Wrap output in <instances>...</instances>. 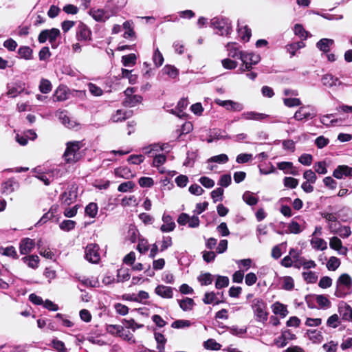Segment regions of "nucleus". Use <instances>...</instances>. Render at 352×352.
<instances>
[{"label": "nucleus", "instance_id": "obj_19", "mask_svg": "<svg viewBox=\"0 0 352 352\" xmlns=\"http://www.w3.org/2000/svg\"><path fill=\"white\" fill-rule=\"evenodd\" d=\"M155 292L157 295L164 298H171L173 296V288L163 285L157 286Z\"/></svg>", "mask_w": 352, "mask_h": 352}, {"label": "nucleus", "instance_id": "obj_52", "mask_svg": "<svg viewBox=\"0 0 352 352\" xmlns=\"http://www.w3.org/2000/svg\"><path fill=\"white\" fill-rule=\"evenodd\" d=\"M284 104L287 107H298L301 104V101L297 98H287L283 99Z\"/></svg>", "mask_w": 352, "mask_h": 352}, {"label": "nucleus", "instance_id": "obj_12", "mask_svg": "<svg viewBox=\"0 0 352 352\" xmlns=\"http://www.w3.org/2000/svg\"><path fill=\"white\" fill-rule=\"evenodd\" d=\"M77 197V192L76 188L72 186L65 192H64L60 196L61 202L67 206L72 204Z\"/></svg>", "mask_w": 352, "mask_h": 352}, {"label": "nucleus", "instance_id": "obj_14", "mask_svg": "<svg viewBox=\"0 0 352 352\" xmlns=\"http://www.w3.org/2000/svg\"><path fill=\"white\" fill-rule=\"evenodd\" d=\"M333 176L338 179H342L343 177H352V167L340 165L333 170Z\"/></svg>", "mask_w": 352, "mask_h": 352}, {"label": "nucleus", "instance_id": "obj_16", "mask_svg": "<svg viewBox=\"0 0 352 352\" xmlns=\"http://www.w3.org/2000/svg\"><path fill=\"white\" fill-rule=\"evenodd\" d=\"M56 116L58 117L61 123L66 127L69 129H73L76 126V123L74 121L70 120V118L67 116L66 111L58 110L56 112Z\"/></svg>", "mask_w": 352, "mask_h": 352}, {"label": "nucleus", "instance_id": "obj_64", "mask_svg": "<svg viewBox=\"0 0 352 352\" xmlns=\"http://www.w3.org/2000/svg\"><path fill=\"white\" fill-rule=\"evenodd\" d=\"M313 157L310 154L304 153L301 155L298 158V162L305 166H309L311 164Z\"/></svg>", "mask_w": 352, "mask_h": 352}, {"label": "nucleus", "instance_id": "obj_59", "mask_svg": "<svg viewBox=\"0 0 352 352\" xmlns=\"http://www.w3.org/2000/svg\"><path fill=\"white\" fill-rule=\"evenodd\" d=\"M53 348L57 352H67V350L63 342L58 340L57 339H54L52 342Z\"/></svg>", "mask_w": 352, "mask_h": 352}, {"label": "nucleus", "instance_id": "obj_29", "mask_svg": "<svg viewBox=\"0 0 352 352\" xmlns=\"http://www.w3.org/2000/svg\"><path fill=\"white\" fill-rule=\"evenodd\" d=\"M142 100V97L140 95H134L128 98H125L122 104L126 107H133L137 104H140Z\"/></svg>", "mask_w": 352, "mask_h": 352}, {"label": "nucleus", "instance_id": "obj_6", "mask_svg": "<svg viewBox=\"0 0 352 352\" xmlns=\"http://www.w3.org/2000/svg\"><path fill=\"white\" fill-rule=\"evenodd\" d=\"M60 30L57 28H52L50 30H44L41 32L38 35V40L40 43H44L47 40L52 43V47H55L53 43L60 36Z\"/></svg>", "mask_w": 352, "mask_h": 352}, {"label": "nucleus", "instance_id": "obj_48", "mask_svg": "<svg viewBox=\"0 0 352 352\" xmlns=\"http://www.w3.org/2000/svg\"><path fill=\"white\" fill-rule=\"evenodd\" d=\"M81 283L85 286L91 287H98L100 286V282L97 278H84L81 280Z\"/></svg>", "mask_w": 352, "mask_h": 352}, {"label": "nucleus", "instance_id": "obj_63", "mask_svg": "<svg viewBox=\"0 0 352 352\" xmlns=\"http://www.w3.org/2000/svg\"><path fill=\"white\" fill-rule=\"evenodd\" d=\"M283 182L285 186L289 188H295L298 184V180L291 177H285Z\"/></svg>", "mask_w": 352, "mask_h": 352}, {"label": "nucleus", "instance_id": "obj_18", "mask_svg": "<svg viewBox=\"0 0 352 352\" xmlns=\"http://www.w3.org/2000/svg\"><path fill=\"white\" fill-rule=\"evenodd\" d=\"M69 89L66 86L60 85L55 91L53 98L54 101H64L68 98Z\"/></svg>", "mask_w": 352, "mask_h": 352}, {"label": "nucleus", "instance_id": "obj_13", "mask_svg": "<svg viewBox=\"0 0 352 352\" xmlns=\"http://www.w3.org/2000/svg\"><path fill=\"white\" fill-rule=\"evenodd\" d=\"M162 220L163 224L160 227V230L162 232H170L175 230L176 225L170 215L164 213Z\"/></svg>", "mask_w": 352, "mask_h": 352}, {"label": "nucleus", "instance_id": "obj_53", "mask_svg": "<svg viewBox=\"0 0 352 352\" xmlns=\"http://www.w3.org/2000/svg\"><path fill=\"white\" fill-rule=\"evenodd\" d=\"M75 226L76 222L74 221L64 220L60 223L59 227L62 230L68 232L73 230L75 228Z\"/></svg>", "mask_w": 352, "mask_h": 352}, {"label": "nucleus", "instance_id": "obj_40", "mask_svg": "<svg viewBox=\"0 0 352 352\" xmlns=\"http://www.w3.org/2000/svg\"><path fill=\"white\" fill-rule=\"evenodd\" d=\"M98 208L96 203H90L85 208V213L91 218H94L98 214Z\"/></svg>", "mask_w": 352, "mask_h": 352}, {"label": "nucleus", "instance_id": "obj_26", "mask_svg": "<svg viewBox=\"0 0 352 352\" xmlns=\"http://www.w3.org/2000/svg\"><path fill=\"white\" fill-rule=\"evenodd\" d=\"M218 294H219V293L216 294L214 292H206L203 298V302L206 305H219L222 302L223 300L218 298Z\"/></svg>", "mask_w": 352, "mask_h": 352}, {"label": "nucleus", "instance_id": "obj_43", "mask_svg": "<svg viewBox=\"0 0 352 352\" xmlns=\"http://www.w3.org/2000/svg\"><path fill=\"white\" fill-rule=\"evenodd\" d=\"M160 251L164 252L173 245V240L170 236H163L162 240L160 241Z\"/></svg>", "mask_w": 352, "mask_h": 352}, {"label": "nucleus", "instance_id": "obj_58", "mask_svg": "<svg viewBox=\"0 0 352 352\" xmlns=\"http://www.w3.org/2000/svg\"><path fill=\"white\" fill-rule=\"evenodd\" d=\"M303 178L307 182H310L311 184H315L317 179V176L312 170H307L304 172Z\"/></svg>", "mask_w": 352, "mask_h": 352}, {"label": "nucleus", "instance_id": "obj_25", "mask_svg": "<svg viewBox=\"0 0 352 352\" xmlns=\"http://www.w3.org/2000/svg\"><path fill=\"white\" fill-rule=\"evenodd\" d=\"M114 174L117 177L130 179L134 177L131 169L126 166H121L114 170Z\"/></svg>", "mask_w": 352, "mask_h": 352}, {"label": "nucleus", "instance_id": "obj_47", "mask_svg": "<svg viewBox=\"0 0 352 352\" xmlns=\"http://www.w3.org/2000/svg\"><path fill=\"white\" fill-rule=\"evenodd\" d=\"M206 349L217 351L221 349V345L214 339H208L204 343Z\"/></svg>", "mask_w": 352, "mask_h": 352}, {"label": "nucleus", "instance_id": "obj_9", "mask_svg": "<svg viewBox=\"0 0 352 352\" xmlns=\"http://www.w3.org/2000/svg\"><path fill=\"white\" fill-rule=\"evenodd\" d=\"M115 12L111 11L109 13L107 10L104 9L91 10L89 15L98 22H104L108 20L111 16L114 15Z\"/></svg>", "mask_w": 352, "mask_h": 352}, {"label": "nucleus", "instance_id": "obj_60", "mask_svg": "<svg viewBox=\"0 0 352 352\" xmlns=\"http://www.w3.org/2000/svg\"><path fill=\"white\" fill-rule=\"evenodd\" d=\"M190 322L188 320H177L171 324L174 329H183L190 326Z\"/></svg>", "mask_w": 352, "mask_h": 352}, {"label": "nucleus", "instance_id": "obj_56", "mask_svg": "<svg viewBox=\"0 0 352 352\" xmlns=\"http://www.w3.org/2000/svg\"><path fill=\"white\" fill-rule=\"evenodd\" d=\"M228 161V157L226 154H220L213 156L208 160V162H216L219 164H225Z\"/></svg>", "mask_w": 352, "mask_h": 352}, {"label": "nucleus", "instance_id": "obj_41", "mask_svg": "<svg viewBox=\"0 0 352 352\" xmlns=\"http://www.w3.org/2000/svg\"><path fill=\"white\" fill-rule=\"evenodd\" d=\"M25 263H27L28 265L32 268H36L38 267L39 258L36 255H31L23 258Z\"/></svg>", "mask_w": 352, "mask_h": 352}, {"label": "nucleus", "instance_id": "obj_15", "mask_svg": "<svg viewBox=\"0 0 352 352\" xmlns=\"http://www.w3.org/2000/svg\"><path fill=\"white\" fill-rule=\"evenodd\" d=\"M237 30L241 38L245 41H248L252 36V31L244 22L238 20Z\"/></svg>", "mask_w": 352, "mask_h": 352}, {"label": "nucleus", "instance_id": "obj_3", "mask_svg": "<svg viewBox=\"0 0 352 352\" xmlns=\"http://www.w3.org/2000/svg\"><path fill=\"white\" fill-rule=\"evenodd\" d=\"M210 25L217 33L221 36H228L232 32V25L231 21L226 17L217 16L210 21Z\"/></svg>", "mask_w": 352, "mask_h": 352}, {"label": "nucleus", "instance_id": "obj_4", "mask_svg": "<svg viewBox=\"0 0 352 352\" xmlns=\"http://www.w3.org/2000/svg\"><path fill=\"white\" fill-rule=\"evenodd\" d=\"M252 307L257 321L261 322L267 321L268 314L266 311V304L262 299L254 298L252 300Z\"/></svg>", "mask_w": 352, "mask_h": 352}, {"label": "nucleus", "instance_id": "obj_11", "mask_svg": "<svg viewBox=\"0 0 352 352\" xmlns=\"http://www.w3.org/2000/svg\"><path fill=\"white\" fill-rule=\"evenodd\" d=\"M329 247L337 251L340 255L346 256L347 254L348 248L342 245V241L337 236L329 239Z\"/></svg>", "mask_w": 352, "mask_h": 352}, {"label": "nucleus", "instance_id": "obj_24", "mask_svg": "<svg viewBox=\"0 0 352 352\" xmlns=\"http://www.w3.org/2000/svg\"><path fill=\"white\" fill-rule=\"evenodd\" d=\"M35 245L34 241L29 238L23 239L20 243V252L21 254H27L31 252Z\"/></svg>", "mask_w": 352, "mask_h": 352}, {"label": "nucleus", "instance_id": "obj_50", "mask_svg": "<svg viewBox=\"0 0 352 352\" xmlns=\"http://www.w3.org/2000/svg\"><path fill=\"white\" fill-rule=\"evenodd\" d=\"M304 46L305 45L302 42L294 43L287 45V51L291 54L292 56H294L296 54V52Z\"/></svg>", "mask_w": 352, "mask_h": 352}, {"label": "nucleus", "instance_id": "obj_30", "mask_svg": "<svg viewBox=\"0 0 352 352\" xmlns=\"http://www.w3.org/2000/svg\"><path fill=\"white\" fill-rule=\"evenodd\" d=\"M18 186V184L14 180L13 178H10L2 184V192L10 194L15 190V186Z\"/></svg>", "mask_w": 352, "mask_h": 352}, {"label": "nucleus", "instance_id": "obj_34", "mask_svg": "<svg viewBox=\"0 0 352 352\" xmlns=\"http://www.w3.org/2000/svg\"><path fill=\"white\" fill-rule=\"evenodd\" d=\"M136 59L135 54H129L122 57V63L125 67L133 66L135 65Z\"/></svg>", "mask_w": 352, "mask_h": 352}, {"label": "nucleus", "instance_id": "obj_44", "mask_svg": "<svg viewBox=\"0 0 352 352\" xmlns=\"http://www.w3.org/2000/svg\"><path fill=\"white\" fill-rule=\"evenodd\" d=\"M107 329L108 332L111 333L117 334L119 336H124V329L122 326L109 324L107 326Z\"/></svg>", "mask_w": 352, "mask_h": 352}, {"label": "nucleus", "instance_id": "obj_46", "mask_svg": "<svg viewBox=\"0 0 352 352\" xmlns=\"http://www.w3.org/2000/svg\"><path fill=\"white\" fill-rule=\"evenodd\" d=\"M229 285V278L225 276H218L215 283V287L218 289L226 287Z\"/></svg>", "mask_w": 352, "mask_h": 352}, {"label": "nucleus", "instance_id": "obj_20", "mask_svg": "<svg viewBox=\"0 0 352 352\" xmlns=\"http://www.w3.org/2000/svg\"><path fill=\"white\" fill-rule=\"evenodd\" d=\"M316 116L314 113H310L306 111V107L305 106L300 107L298 110L296 111L294 113V118L296 120H309L312 119Z\"/></svg>", "mask_w": 352, "mask_h": 352}, {"label": "nucleus", "instance_id": "obj_2", "mask_svg": "<svg viewBox=\"0 0 352 352\" xmlns=\"http://www.w3.org/2000/svg\"><path fill=\"white\" fill-rule=\"evenodd\" d=\"M352 288V278L348 274H341L336 281L335 296L344 298L351 294Z\"/></svg>", "mask_w": 352, "mask_h": 352}, {"label": "nucleus", "instance_id": "obj_1", "mask_svg": "<svg viewBox=\"0 0 352 352\" xmlns=\"http://www.w3.org/2000/svg\"><path fill=\"white\" fill-rule=\"evenodd\" d=\"M82 144L79 141L68 142L66 144V149L63 157L66 163L74 164L80 160L81 154L80 148Z\"/></svg>", "mask_w": 352, "mask_h": 352}, {"label": "nucleus", "instance_id": "obj_17", "mask_svg": "<svg viewBox=\"0 0 352 352\" xmlns=\"http://www.w3.org/2000/svg\"><path fill=\"white\" fill-rule=\"evenodd\" d=\"M321 80L324 86L329 87H338L342 84L338 78L329 74L324 75Z\"/></svg>", "mask_w": 352, "mask_h": 352}, {"label": "nucleus", "instance_id": "obj_23", "mask_svg": "<svg viewBox=\"0 0 352 352\" xmlns=\"http://www.w3.org/2000/svg\"><path fill=\"white\" fill-rule=\"evenodd\" d=\"M132 116L131 111H123L121 109L117 110L112 116L111 120L113 122H118L125 120Z\"/></svg>", "mask_w": 352, "mask_h": 352}, {"label": "nucleus", "instance_id": "obj_38", "mask_svg": "<svg viewBox=\"0 0 352 352\" xmlns=\"http://www.w3.org/2000/svg\"><path fill=\"white\" fill-rule=\"evenodd\" d=\"M18 53L21 58H24L25 60H30L32 58V50L29 47H21L18 50Z\"/></svg>", "mask_w": 352, "mask_h": 352}, {"label": "nucleus", "instance_id": "obj_36", "mask_svg": "<svg viewBox=\"0 0 352 352\" xmlns=\"http://www.w3.org/2000/svg\"><path fill=\"white\" fill-rule=\"evenodd\" d=\"M243 200L250 206H254L258 202V198L250 191H246L243 195Z\"/></svg>", "mask_w": 352, "mask_h": 352}, {"label": "nucleus", "instance_id": "obj_54", "mask_svg": "<svg viewBox=\"0 0 352 352\" xmlns=\"http://www.w3.org/2000/svg\"><path fill=\"white\" fill-rule=\"evenodd\" d=\"M314 168L318 174L324 175L327 173V163L324 161L315 163Z\"/></svg>", "mask_w": 352, "mask_h": 352}, {"label": "nucleus", "instance_id": "obj_28", "mask_svg": "<svg viewBox=\"0 0 352 352\" xmlns=\"http://www.w3.org/2000/svg\"><path fill=\"white\" fill-rule=\"evenodd\" d=\"M226 49L228 52V56L233 58L240 59L241 54L243 53V52L239 51L236 43H228L226 45Z\"/></svg>", "mask_w": 352, "mask_h": 352}, {"label": "nucleus", "instance_id": "obj_31", "mask_svg": "<svg viewBox=\"0 0 352 352\" xmlns=\"http://www.w3.org/2000/svg\"><path fill=\"white\" fill-rule=\"evenodd\" d=\"M166 148V145L165 144H163V145H160L159 144H151L148 146H146L143 148V151L145 154H148V155H150V154H155V155H157L156 153L159 151H163L164 149Z\"/></svg>", "mask_w": 352, "mask_h": 352}, {"label": "nucleus", "instance_id": "obj_22", "mask_svg": "<svg viewBox=\"0 0 352 352\" xmlns=\"http://www.w3.org/2000/svg\"><path fill=\"white\" fill-rule=\"evenodd\" d=\"M267 117V115L256 111H245L241 114V118L246 120L260 121Z\"/></svg>", "mask_w": 352, "mask_h": 352}, {"label": "nucleus", "instance_id": "obj_35", "mask_svg": "<svg viewBox=\"0 0 352 352\" xmlns=\"http://www.w3.org/2000/svg\"><path fill=\"white\" fill-rule=\"evenodd\" d=\"M123 28L126 30L123 34L124 38H129L134 36L135 32L133 28V22L131 21H126L123 23Z\"/></svg>", "mask_w": 352, "mask_h": 352}, {"label": "nucleus", "instance_id": "obj_57", "mask_svg": "<svg viewBox=\"0 0 352 352\" xmlns=\"http://www.w3.org/2000/svg\"><path fill=\"white\" fill-rule=\"evenodd\" d=\"M163 72L172 78H176L179 74L178 70L172 65H166L163 68Z\"/></svg>", "mask_w": 352, "mask_h": 352}, {"label": "nucleus", "instance_id": "obj_39", "mask_svg": "<svg viewBox=\"0 0 352 352\" xmlns=\"http://www.w3.org/2000/svg\"><path fill=\"white\" fill-rule=\"evenodd\" d=\"M340 260L338 258L331 256L327 263V267L329 270L335 271L340 267Z\"/></svg>", "mask_w": 352, "mask_h": 352}, {"label": "nucleus", "instance_id": "obj_45", "mask_svg": "<svg viewBox=\"0 0 352 352\" xmlns=\"http://www.w3.org/2000/svg\"><path fill=\"white\" fill-rule=\"evenodd\" d=\"M198 280L201 285H208L212 283L213 278L211 274L204 273L198 276Z\"/></svg>", "mask_w": 352, "mask_h": 352}, {"label": "nucleus", "instance_id": "obj_55", "mask_svg": "<svg viewBox=\"0 0 352 352\" xmlns=\"http://www.w3.org/2000/svg\"><path fill=\"white\" fill-rule=\"evenodd\" d=\"M88 89L89 92L94 96L96 97L101 96L103 94L102 89L96 86L95 84L89 82L88 85Z\"/></svg>", "mask_w": 352, "mask_h": 352}, {"label": "nucleus", "instance_id": "obj_37", "mask_svg": "<svg viewBox=\"0 0 352 352\" xmlns=\"http://www.w3.org/2000/svg\"><path fill=\"white\" fill-rule=\"evenodd\" d=\"M277 167L279 170H283L285 173H294L293 164L290 162H281L277 163Z\"/></svg>", "mask_w": 352, "mask_h": 352}, {"label": "nucleus", "instance_id": "obj_10", "mask_svg": "<svg viewBox=\"0 0 352 352\" xmlns=\"http://www.w3.org/2000/svg\"><path fill=\"white\" fill-rule=\"evenodd\" d=\"M215 103L221 107L226 108L227 110L233 111H241L243 109L242 104L231 100H222L220 99H216Z\"/></svg>", "mask_w": 352, "mask_h": 352}, {"label": "nucleus", "instance_id": "obj_33", "mask_svg": "<svg viewBox=\"0 0 352 352\" xmlns=\"http://www.w3.org/2000/svg\"><path fill=\"white\" fill-rule=\"evenodd\" d=\"M180 308L184 311H188L193 309L195 302L190 298H184L182 300H178Z\"/></svg>", "mask_w": 352, "mask_h": 352}, {"label": "nucleus", "instance_id": "obj_21", "mask_svg": "<svg viewBox=\"0 0 352 352\" xmlns=\"http://www.w3.org/2000/svg\"><path fill=\"white\" fill-rule=\"evenodd\" d=\"M310 244L312 248L316 250L324 251L327 248L326 241L318 236H312L310 240Z\"/></svg>", "mask_w": 352, "mask_h": 352}, {"label": "nucleus", "instance_id": "obj_42", "mask_svg": "<svg viewBox=\"0 0 352 352\" xmlns=\"http://www.w3.org/2000/svg\"><path fill=\"white\" fill-rule=\"evenodd\" d=\"M153 60L156 67H160L164 63V57L159 49L157 47L154 50Z\"/></svg>", "mask_w": 352, "mask_h": 352}, {"label": "nucleus", "instance_id": "obj_5", "mask_svg": "<svg viewBox=\"0 0 352 352\" xmlns=\"http://www.w3.org/2000/svg\"><path fill=\"white\" fill-rule=\"evenodd\" d=\"M240 60L243 64L239 70L243 72L251 69L253 65H256L260 61L261 58L258 54L252 52H243L240 56Z\"/></svg>", "mask_w": 352, "mask_h": 352}, {"label": "nucleus", "instance_id": "obj_62", "mask_svg": "<svg viewBox=\"0 0 352 352\" xmlns=\"http://www.w3.org/2000/svg\"><path fill=\"white\" fill-rule=\"evenodd\" d=\"M134 186H135V184L133 182L128 181V182H124V183H122L121 184H120L118 188V190L119 192H128V191L131 190V189H133L134 188Z\"/></svg>", "mask_w": 352, "mask_h": 352}, {"label": "nucleus", "instance_id": "obj_49", "mask_svg": "<svg viewBox=\"0 0 352 352\" xmlns=\"http://www.w3.org/2000/svg\"><path fill=\"white\" fill-rule=\"evenodd\" d=\"M117 278L118 282H124L130 278V274L128 269H120L118 270Z\"/></svg>", "mask_w": 352, "mask_h": 352}, {"label": "nucleus", "instance_id": "obj_32", "mask_svg": "<svg viewBox=\"0 0 352 352\" xmlns=\"http://www.w3.org/2000/svg\"><path fill=\"white\" fill-rule=\"evenodd\" d=\"M333 44V40L329 38H322L316 43V47L323 52H328Z\"/></svg>", "mask_w": 352, "mask_h": 352}, {"label": "nucleus", "instance_id": "obj_27", "mask_svg": "<svg viewBox=\"0 0 352 352\" xmlns=\"http://www.w3.org/2000/svg\"><path fill=\"white\" fill-rule=\"evenodd\" d=\"M272 310L275 315H279L281 318H285L288 314L287 307L279 302L272 305Z\"/></svg>", "mask_w": 352, "mask_h": 352}, {"label": "nucleus", "instance_id": "obj_7", "mask_svg": "<svg viewBox=\"0 0 352 352\" xmlns=\"http://www.w3.org/2000/svg\"><path fill=\"white\" fill-rule=\"evenodd\" d=\"M99 246L97 244L91 243L85 248L86 259L93 263H98L100 259Z\"/></svg>", "mask_w": 352, "mask_h": 352}, {"label": "nucleus", "instance_id": "obj_8", "mask_svg": "<svg viewBox=\"0 0 352 352\" xmlns=\"http://www.w3.org/2000/svg\"><path fill=\"white\" fill-rule=\"evenodd\" d=\"M92 32L90 28L84 23L80 22L76 28V38L79 41L91 40Z\"/></svg>", "mask_w": 352, "mask_h": 352}, {"label": "nucleus", "instance_id": "obj_51", "mask_svg": "<svg viewBox=\"0 0 352 352\" xmlns=\"http://www.w3.org/2000/svg\"><path fill=\"white\" fill-rule=\"evenodd\" d=\"M302 277L307 283H314L318 279L316 274L311 271L302 272Z\"/></svg>", "mask_w": 352, "mask_h": 352}, {"label": "nucleus", "instance_id": "obj_61", "mask_svg": "<svg viewBox=\"0 0 352 352\" xmlns=\"http://www.w3.org/2000/svg\"><path fill=\"white\" fill-rule=\"evenodd\" d=\"M317 304L322 308L329 307L330 305V301L328 298L322 295H318L316 298Z\"/></svg>", "mask_w": 352, "mask_h": 352}]
</instances>
